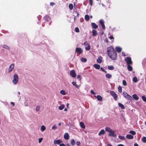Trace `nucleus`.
<instances>
[{"label": "nucleus", "mask_w": 146, "mask_h": 146, "mask_svg": "<svg viewBox=\"0 0 146 146\" xmlns=\"http://www.w3.org/2000/svg\"><path fill=\"white\" fill-rule=\"evenodd\" d=\"M126 137L128 139H132L133 138V136L130 134L127 135L126 136Z\"/></svg>", "instance_id": "nucleus-16"}, {"label": "nucleus", "mask_w": 146, "mask_h": 146, "mask_svg": "<svg viewBox=\"0 0 146 146\" xmlns=\"http://www.w3.org/2000/svg\"><path fill=\"white\" fill-rule=\"evenodd\" d=\"M125 60L126 62L127 65L131 64L132 62L131 61V58L130 57H127Z\"/></svg>", "instance_id": "nucleus-6"}, {"label": "nucleus", "mask_w": 146, "mask_h": 146, "mask_svg": "<svg viewBox=\"0 0 146 146\" xmlns=\"http://www.w3.org/2000/svg\"><path fill=\"white\" fill-rule=\"evenodd\" d=\"M69 7L70 10H72L73 8V6L72 4H70L69 5Z\"/></svg>", "instance_id": "nucleus-32"}, {"label": "nucleus", "mask_w": 146, "mask_h": 146, "mask_svg": "<svg viewBox=\"0 0 146 146\" xmlns=\"http://www.w3.org/2000/svg\"><path fill=\"white\" fill-rule=\"evenodd\" d=\"M105 41L107 43L108 42V40L107 39H106L105 40Z\"/></svg>", "instance_id": "nucleus-57"}, {"label": "nucleus", "mask_w": 146, "mask_h": 146, "mask_svg": "<svg viewBox=\"0 0 146 146\" xmlns=\"http://www.w3.org/2000/svg\"><path fill=\"white\" fill-rule=\"evenodd\" d=\"M75 31L76 32L78 33L79 32V30L78 27H76L75 28Z\"/></svg>", "instance_id": "nucleus-43"}, {"label": "nucleus", "mask_w": 146, "mask_h": 146, "mask_svg": "<svg viewBox=\"0 0 146 146\" xmlns=\"http://www.w3.org/2000/svg\"><path fill=\"white\" fill-rule=\"evenodd\" d=\"M134 146H139V145L137 143H135L134 144Z\"/></svg>", "instance_id": "nucleus-56"}, {"label": "nucleus", "mask_w": 146, "mask_h": 146, "mask_svg": "<svg viewBox=\"0 0 146 146\" xmlns=\"http://www.w3.org/2000/svg\"><path fill=\"white\" fill-rule=\"evenodd\" d=\"M123 86H126L127 85V83H126V81L124 80H123Z\"/></svg>", "instance_id": "nucleus-36"}, {"label": "nucleus", "mask_w": 146, "mask_h": 146, "mask_svg": "<svg viewBox=\"0 0 146 146\" xmlns=\"http://www.w3.org/2000/svg\"><path fill=\"white\" fill-rule=\"evenodd\" d=\"M99 23L102 25V27L103 29L104 30H105V27L104 24V21L102 20H100L99 21Z\"/></svg>", "instance_id": "nucleus-9"}, {"label": "nucleus", "mask_w": 146, "mask_h": 146, "mask_svg": "<svg viewBox=\"0 0 146 146\" xmlns=\"http://www.w3.org/2000/svg\"><path fill=\"white\" fill-rule=\"evenodd\" d=\"M85 19L87 21H89L90 19Z\"/></svg>", "instance_id": "nucleus-64"}, {"label": "nucleus", "mask_w": 146, "mask_h": 146, "mask_svg": "<svg viewBox=\"0 0 146 146\" xmlns=\"http://www.w3.org/2000/svg\"><path fill=\"white\" fill-rule=\"evenodd\" d=\"M133 81L134 82H137L138 81L137 77H134L133 79Z\"/></svg>", "instance_id": "nucleus-30"}, {"label": "nucleus", "mask_w": 146, "mask_h": 146, "mask_svg": "<svg viewBox=\"0 0 146 146\" xmlns=\"http://www.w3.org/2000/svg\"><path fill=\"white\" fill-rule=\"evenodd\" d=\"M105 130L106 131L109 132L108 135L110 136H111L114 137H116V134L115 133V131L112 130L110 127H107L105 128Z\"/></svg>", "instance_id": "nucleus-2"}, {"label": "nucleus", "mask_w": 146, "mask_h": 146, "mask_svg": "<svg viewBox=\"0 0 146 146\" xmlns=\"http://www.w3.org/2000/svg\"><path fill=\"white\" fill-rule=\"evenodd\" d=\"M42 138H40L38 139V142L39 143H40L42 141Z\"/></svg>", "instance_id": "nucleus-51"}, {"label": "nucleus", "mask_w": 146, "mask_h": 146, "mask_svg": "<svg viewBox=\"0 0 146 146\" xmlns=\"http://www.w3.org/2000/svg\"><path fill=\"white\" fill-rule=\"evenodd\" d=\"M70 75L73 78H75L76 76V74L74 70H72L70 72Z\"/></svg>", "instance_id": "nucleus-8"}, {"label": "nucleus", "mask_w": 146, "mask_h": 146, "mask_svg": "<svg viewBox=\"0 0 146 146\" xmlns=\"http://www.w3.org/2000/svg\"><path fill=\"white\" fill-rule=\"evenodd\" d=\"M94 66L97 69H99L100 68V66L98 64H95L94 65Z\"/></svg>", "instance_id": "nucleus-18"}, {"label": "nucleus", "mask_w": 146, "mask_h": 146, "mask_svg": "<svg viewBox=\"0 0 146 146\" xmlns=\"http://www.w3.org/2000/svg\"><path fill=\"white\" fill-rule=\"evenodd\" d=\"M108 54L110 58L111 59L115 60L117 57V54L116 50L112 46H109L107 48Z\"/></svg>", "instance_id": "nucleus-1"}, {"label": "nucleus", "mask_w": 146, "mask_h": 146, "mask_svg": "<svg viewBox=\"0 0 146 146\" xmlns=\"http://www.w3.org/2000/svg\"><path fill=\"white\" fill-rule=\"evenodd\" d=\"M60 146H65L64 144L62 143L60 144Z\"/></svg>", "instance_id": "nucleus-55"}, {"label": "nucleus", "mask_w": 146, "mask_h": 146, "mask_svg": "<svg viewBox=\"0 0 146 146\" xmlns=\"http://www.w3.org/2000/svg\"><path fill=\"white\" fill-rule=\"evenodd\" d=\"M108 68L109 70H112L114 69V67L113 66H108Z\"/></svg>", "instance_id": "nucleus-27"}, {"label": "nucleus", "mask_w": 146, "mask_h": 146, "mask_svg": "<svg viewBox=\"0 0 146 146\" xmlns=\"http://www.w3.org/2000/svg\"><path fill=\"white\" fill-rule=\"evenodd\" d=\"M118 104L119 106L122 109H125V107L124 105L120 103H119Z\"/></svg>", "instance_id": "nucleus-22"}, {"label": "nucleus", "mask_w": 146, "mask_h": 146, "mask_svg": "<svg viewBox=\"0 0 146 146\" xmlns=\"http://www.w3.org/2000/svg\"><path fill=\"white\" fill-rule=\"evenodd\" d=\"M64 137L66 140H68L69 139V135L68 133H66L64 135Z\"/></svg>", "instance_id": "nucleus-13"}, {"label": "nucleus", "mask_w": 146, "mask_h": 146, "mask_svg": "<svg viewBox=\"0 0 146 146\" xmlns=\"http://www.w3.org/2000/svg\"><path fill=\"white\" fill-rule=\"evenodd\" d=\"M105 133V132L104 129H102L98 133V135L100 136L102 135H104Z\"/></svg>", "instance_id": "nucleus-15"}, {"label": "nucleus", "mask_w": 146, "mask_h": 146, "mask_svg": "<svg viewBox=\"0 0 146 146\" xmlns=\"http://www.w3.org/2000/svg\"><path fill=\"white\" fill-rule=\"evenodd\" d=\"M3 47L4 48L6 49H9V47L7 45L4 44L3 45Z\"/></svg>", "instance_id": "nucleus-37"}, {"label": "nucleus", "mask_w": 146, "mask_h": 146, "mask_svg": "<svg viewBox=\"0 0 146 146\" xmlns=\"http://www.w3.org/2000/svg\"><path fill=\"white\" fill-rule=\"evenodd\" d=\"M118 146H125L124 145L122 144H120L118 145Z\"/></svg>", "instance_id": "nucleus-59"}, {"label": "nucleus", "mask_w": 146, "mask_h": 146, "mask_svg": "<svg viewBox=\"0 0 146 146\" xmlns=\"http://www.w3.org/2000/svg\"><path fill=\"white\" fill-rule=\"evenodd\" d=\"M90 17L88 15H86L85 16V18H89Z\"/></svg>", "instance_id": "nucleus-53"}, {"label": "nucleus", "mask_w": 146, "mask_h": 146, "mask_svg": "<svg viewBox=\"0 0 146 146\" xmlns=\"http://www.w3.org/2000/svg\"><path fill=\"white\" fill-rule=\"evenodd\" d=\"M107 146H112V145L110 144H108Z\"/></svg>", "instance_id": "nucleus-62"}, {"label": "nucleus", "mask_w": 146, "mask_h": 146, "mask_svg": "<svg viewBox=\"0 0 146 146\" xmlns=\"http://www.w3.org/2000/svg\"><path fill=\"white\" fill-rule=\"evenodd\" d=\"M106 76L107 78L110 79L111 78L112 75L109 74L108 73L106 74Z\"/></svg>", "instance_id": "nucleus-25"}, {"label": "nucleus", "mask_w": 146, "mask_h": 146, "mask_svg": "<svg viewBox=\"0 0 146 146\" xmlns=\"http://www.w3.org/2000/svg\"><path fill=\"white\" fill-rule=\"evenodd\" d=\"M54 4V3L53 2H50V5L51 6H53Z\"/></svg>", "instance_id": "nucleus-54"}, {"label": "nucleus", "mask_w": 146, "mask_h": 146, "mask_svg": "<svg viewBox=\"0 0 146 146\" xmlns=\"http://www.w3.org/2000/svg\"><path fill=\"white\" fill-rule=\"evenodd\" d=\"M90 45H88L87 46L85 47V49L87 50H90Z\"/></svg>", "instance_id": "nucleus-40"}, {"label": "nucleus", "mask_w": 146, "mask_h": 146, "mask_svg": "<svg viewBox=\"0 0 146 146\" xmlns=\"http://www.w3.org/2000/svg\"><path fill=\"white\" fill-rule=\"evenodd\" d=\"M110 94L113 97L114 100H117V95L115 92L113 91H111L110 92Z\"/></svg>", "instance_id": "nucleus-5"}, {"label": "nucleus", "mask_w": 146, "mask_h": 146, "mask_svg": "<svg viewBox=\"0 0 146 146\" xmlns=\"http://www.w3.org/2000/svg\"><path fill=\"white\" fill-rule=\"evenodd\" d=\"M81 60L82 62H86L87 61V60L86 58H81Z\"/></svg>", "instance_id": "nucleus-35"}, {"label": "nucleus", "mask_w": 146, "mask_h": 146, "mask_svg": "<svg viewBox=\"0 0 146 146\" xmlns=\"http://www.w3.org/2000/svg\"><path fill=\"white\" fill-rule=\"evenodd\" d=\"M122 54H123V56H125V53H124V52H122Z\"/></svg>", "instance_id": "nucleus-60"}, {"label": "nucleus", "mask_w": 146, "mask_h": 146, "mask_svg": "<svg viewBox=\"0 0 146 146\" xmlns=\"http://www.w3.org/2000/svg\"><path fill=\"white\" fill-rule=\"evenodd\" d=\"M142 141L144 143H146V137H143L142 138Z\"/></svg>", "instance_id": "nucleus-39"}, {"label": "nucleus", "mask_w": 146, "mask_h": 146, "mask_svg": "<svg viewBox=\"0 0 146 146\" xmlns=\"http://www.w3.org/2000/svg\"><path fill=\"white\" fill-rule=\"evenodd\" d=\"M109 38L110 39H113L114 38L113 36H109Z\"/></svg>", "instance_id": "nucleus-52"}, {"label": "nucleus", "mask_w": 146, "mask_h": 146, "mask_svg": "<svg viewBox=\"0 0 146 146\" xmlns=\"http://www.w3.org/2000/svg\"><path fill=\"white\" fill-rule=\"evenodd\" d=\"M14 65L13 64H11L9 68V72L11 71L14 68Z\"/></svg>", "instance_id": "nucleus-10"}, {"label": "nucleus", "mask_w": 146, "mask_h": 146, "mask_svg": "<svg viewBox=\"0 0 146 146\" xmlns=\"http://www.w3.org/2000/svg\"><path fill=\"white\" fill-rule=\"evenodd\" d=\"M83 52V50L81 48L76 47V52L80 54L82 53Z\"/></svg>", "instance_id": "nucleus-7"}, {"label": "nucleus", "mask_w": 146, "mask_h": 146, "mask_svg": "<svg viewBox=\"0 0 146 146\" xmlns=\"http://www.w3.org/2000/svg\"><path fill=\"white\" fill-rule=\"evenodd\" d=\"M89 4L91 6H92L93 4L92 0H89Z\"/></svg>", "instance_id": "nucleus-46"}, {"label": "nucleus", "mask_w": 146, "mask_h": 146, "mask_svg": "<svg viewBox=\"0 0 146 146\" xmlns=\"http://www.w3.org/2000/svg\"><path fill=\"white\" fill-rule=\"evenodd\" d=\"M19 81L18 76L17 74H15L13 76V83L14 84H17Z\"/></svg>", "instance_id": "nucleus-4"}, {"label": "nucleus", "mask_w": 146, "mask_h": 146, "mask_svg": "<svg viewBox=\"0 0 146 146\" xmlns=\"http://www.w3.org/2000/svg\"><path fill=\"white\" fill-rule=\"evenodd\" d=\"M11 104L13 106H14L15 105V104L13 102H11Z\"/></svg>", "instance_id": "nucleus-58"}, {"label": "nucleus", "mask_w": 146, "mask_h": 146, "mask_svg": "<svg viewBox=\"0 0 146 146\" xmlns=\"http://www.w3.org/2000/svg\"><path fill=\"white\" fill-rule=\"evenodd\" d=\"M90 92L93 95L95 94H96L95 92L94 91H93L92 90H91Z\"/></svg>", "instance_id": "nucleus-49"}, {"label": "nucleus", "mask_w": 146, "mask_h": 146, "mask_svg": "<svg viewBox=\"0 0 146 146\" xmlns=\"http://www.w3.org/2000/svg\"><path fill=\"white\" fill-rule=\"evenodd\" d=\"M116 50L118 52H120L122 50L121 48L119 47H116Z\"/></svg>", "instance_id": "nucleus-23"}, {"label": "nucleus", "mask_w": 146, "mask_h": 146, "mask_svg": "<svg viewBox=\"0 0 146 146\" xmlns=\"http://www.w3.org/2000/svg\"><path fill=\"white\" fill-rule=\"evenodd\" d=\"M142 99L143 101L145 102H146V97L144 96H142Z\"/></svg>", "instance_id": "nucleus-42"}, {"label": "nucleus", "mask_w": 146, "mask_h": 146, "mask_svg": "<svg viewBox=\"0 0 146 146\" xmlns=\"http://www.w3.org/2000/svg\"><path fill=\"white\" fill-rule=\"evenodd\" d=\"M129 133L133 135H134L136 134V132L133 130H130L129 131Z\"/></svg>", "instance_id": "nucleus-29"}, {"label": "nucleus", "mask_w": 146, "mask_h": 146, "mask_svg": "<svg viewBox=\"0 0 146 146\" xmlns=\"http://www.w3.org/2000/svg\"><path fill=\"white\" fill-rule=\"evenodd\" d=\"M46 129V127L44 125H42L41 127V130L42 131H44Z\"/></svg>", "instance_id": "nucleus-33"}, {"label": "nucleus", "mask_w": 146, "mask_h": 146, "mask_svg": "<svg viewBox=\"0 0 146 146\" xmlns=\"http://www.w3.org/2000/svg\"><path fill=\"white\" fill-rule=\"evenodd\" d=\"M60 93L63 95H65L66 94V93L65 92V91L63 90H61L60 91Z\"/></svg>", "instance_id": "nucleus-31"}, {"label": "nucleus", "mask_w": 146, "mask_h": 146, "mask_svg": "<svg viewBox=\"0 0 146 146\" xmlns=\"http://www.w3.org/2000/svg\"><path fill=\"white\" fill-rule=\"evenodd\" d=\"M76 145L78 146H80V142L79 141H77L76 143Z\"/></svg>", "instance_id": "nucleus-48"}, {"label": "nucleus", "mask_w": 146, "mask_h": 146, "mask_svg": "<svg viewBox=\"0 0 146 146\" xmlns=\"http://www.w3.org/2000/svg\"><path fill=\"white\" fill-rule=\"evenodd\" d=\"M80 125L81 127L83 129H85V125H84L83 122H80Z\"/></svg>", "instance_id": "nucleus-20"}, {"label": "nucleus", "mask_w": 146, "mask_h": 146, "mask_svg": "<svg viewBox=\"0 0 146 146\" xmlns=\"http://www.w3.org/2000/svg\"><path fill=\"white\" fill-rule=\"evenodd\" d=\"M76 143L74 139H72L71 141V144L72 145H74Z\"/></svg>", "instance_id": "nucleus-28"}, {"label": "nucleus", "mask_w": 146, "mask_h": 146, "mask_svg": "<svg viewBox=\"0 0 146 146\" xmlns=\"http://www.w3.org/2000/svg\"><path fill=\"white\" fill-rule=\"evenodd\" d=\"M77 78H79L80 80L81 79V76L79 75H78L77 76Z\"/></svg>", "instance_id": "nucleus-50"}, {"label": "nucleus", "mask_w": 146, "mask_h": 146, "mask_svg": "<svg viewBox=\"0 0 146 146\" xmlns=\"http://www.w3.org/2000/svg\"><path fill=\"white\" fill-rule=\"evenodd\" d=\"M64 105L63 104H62L58 107V109L60 110H62L64 108Z\"/></svg>", "instance_id": "nucleus-26"}, {"label": "nucleus", "mask_w": 146, "mask_h": 146, "mask_svg": "<svg viewBox=\"0 0 146 146\" xmlns=\"http://www.w3.org/2000/svg\"><path fill=\"white\" fill-rule=\"evenodd\" d=\"M127 69L130 71H131L133 69L132 66L130 65V64L128 65Z\"/></svg>", "instance_id": "nucleus-21"}, {"label": "nucleus", "mask_w": 146, "mask_h": 146, "mask_svg": "<svg viewBox=\"0 0 146 146\" xmlns=\"http://www.w3.org/2000/svg\"><path fill=\"white\" fill-rule=\"evenodd\" d=\"M92 32L93 36H95L97 34V31L96 30H93Z\"/></svg>", "instance_id": "nucleus-24"}, {"label": "nucleus", "mask_w": 146, "mask_h": 146, "mask_svg": "<svg viewBox=\"0 0 146 146\" xmlns=\"http://www.w3.org/2000/svg\"><path fill=\"white\" fill-rule=\"evenodd\" d=\"M118 91L119 92H121L122 91V87L121 86H119L118 88Z\"/></svg>", "instance_id": "nucleus-41"}, {"label": "nucleus", "mask_w": 146, "mask_h": 146, "mask_svg": "<svg viewBox=\"0 0 146 146\" xmlns=\"http://www.w3.org/2000/svg\"><path fill=\"white\" fill-rule=\"evenodd\" d=\"M66 146H71L69 143H67Z\"/></svg>", "instance_id": "nucleus-61"}, {"label": "nucleus", "mask_w": 146, "mask_h": 146, "mask_svg": "<svg viewBox=\"0 0 146 146\" xmlns=\"http://www.w3.org/2000/svg\"><path fill=\"white\" fill-rule=\"evenodd\" d=\"M91 25L92 28L94 29H96L98 27V25L95 23H92Z\"/></svg>", "instance_id": "nucleus-12"}, {"label": "nucleus", "mask_w": 146, "mask_h": 146, "mask_svg": "<svg viewBox=\"0 0 146 146\" xmlns=\"http://www.w3.org/2000/svg\"><path fill=\"white\" fill-rule=\"evenodd\" d=\"M123 95L125 98L128 100H132L133 98L132 97L128 94L126 92H123Z\"/></svg>", "instance_id": "nucleus-3"}, {"label": "nucleus", "mask_w": 146, "mask_h": 146, "mask_svg": "<svg viewBox=\"0 0 146 146\" xmlns=\"http://www.w3.org/2000/svg\"><path fill=\"white\" fill-rule=\"evenodd\" d=\"M97 62L99 63H101L102 61V57L101 56H99L97 60Z\"/></svg>", "instance_id": "nucleus-14"}, {"label": "nucleus", "mask_w": 146, "mask_h": 146, "mask_svg": "<svg viewBox=\"0 0 146 146\" xmlns=\"http://www.w3.org/2000/svg\"><path fill=\"white\" fill-rule=\"evenodd\" d=\"M132 97L133 98L136 100H137L139 99V97L137 96V94H133L132 95Z\"/></svg>", "instance_id": "nucleus-17"}, {"label": "nucleus", "mask_w": 146, "mask_h": 146, "mask_svg": "<svg viewBox=\"0 0 146 146\" xmlns=\"http://www.w3.org/2000/svg\"><path fill=\"white\" fill-rule=\"evenodd\" d=\"M56 128V126L55 125H53L52 128V129L53 130H55Z\"/></svg>", "instance_id": "nucleus-47"}, {"label": "nucleus", "mask_w": 146, "mask_h": 146, "mask_svg": "<svg viewBox=\"0 0 146 146\" xmlns=\"http://www.w3.org/2000/svg\"><path fill=\"white\" fill-rule=\"evenodd\" d=\"M118 137L120 139H122L123 140H124L125 139V138L124 136H121V135H119L118 136Z\"/></svg>", "instance_id": "nucleus-34"}, {"label": "nucleus", "mask_w": 146, "mask_h": 146, "mask_svg": "<svg viewBox=\"0 0 146 146\" xmlns=\"http://www.w3.org/2000/svg\"><path fill=\"white\" fill-rule=\"evenodd\" d=\"M72 84L74 86H75L76 87L78 88V85L76 84V82H72Z\"/></svg>", "instance_id": "nucleus-38"}, {"label": "nucleus", "mask_w": 146, "mask_h": 146, "mask_svg": "<svg viewBox=\"0 0 146 146\" xmlns=\"http://www.w3.org/2000/svg\"><path fill=\"white\" fill-rule=\"evenodd\" d=\"M97 100L99 101H102V96L100 95H97L96 97Z\"/></svg>", "instance_id": "nucleus-19"}, {"label": "nucleus", "mask_w": 146, "mask_h": 146, "mask_svg": "<svg viewBox=\"0 0 146 146\" xmlns=\"http://www.w3.org/2000/svg\"><path fill=\"white\" fill-rule=\"evenodd\" d=\"M40 108V107L39 106H38L36 107V111H38L39 110Z\"/></svg>", "instance_id": "nucleus-44"}, {"label": "nucleus", "mask_w": 146, "mask_h": 146, "mask_svg": "<svg viewBox=\"0 0 146 146\" xmlns=\"http://www.w3.org/2000/svg\"><path fill=\"white\" fill-rule=\"evenodd\" d=\"M100 69L102 71H103V72H105V73H107V72L104 70V68H103L102 67H101L100 68Z\"/></svg>", "instance_id": "nucleus-45"}, {"label": "nucleus", "mask_w": 146, "mask_h": 146, "mask_svg": "<svg viewBox=\"0 0 146 146\" xmlns=\"http://www.w3.org/2000/svg\"><path fill=\"white\" fill-rule=\"evenodd\" d=\"M62 142V141L60 139L55 140L54 141V143L55 144H57L59 145L60 143Z\"/></svg>", "instance_id": "nucleus-11"}, {"label": "nucleus", "mask_w": 146, "mask_h": 146, "mask_svg": "<svg viewBox=\"0 0 146 146\" xmlns=\"http://www.w3.org/2000/svg\"><path fill=\"white\" fill-rule=\"evenodd\" d=\"M61 123H58V125L59 126H60L61 125Z\"/></svg>", "instance_id": "nucleus-63"}]
</instances>
